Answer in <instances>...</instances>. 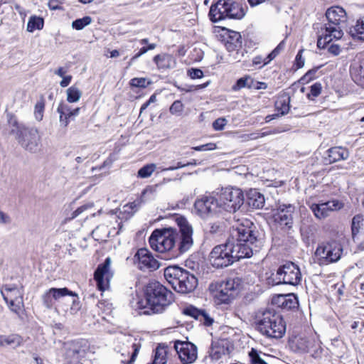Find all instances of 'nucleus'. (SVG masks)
<instances>
[{
  "label": "nucleus",
  "instance_id": "1",
  "mask_svg": "<svg viewBox=\"0 0 364 364\" xmlns=\"http://www.w3.org/2000/svg\"><path fill=\"white\" fill-rule=\"evenodd\" d=\"M178 228H163L154 230L149 240L151 247L159 252H168L177 257L188 252L193 244V228L184 217L176 220Z\"/></svg>",
  "mask_w": 364,
  "mask_h": 364
},
{
  "label": "nucleus",
  "instance_id": "2",
  "mask_svg": "<svg viewBox=\"0 0 364 364\" xmlns=\"http://www.w3.org/2000/svg\"><path fill=\"white\" fill-rule=\"evenodd\" d=\"M230 235L232 243L230 242V247L235 261L252 257L262 246L263 242L258 237L256 227L248 220L232 226Z\"/></svg>",
  "mask_w": 364,
  "mask_h": 364
},
{
  "label": "nucleus",
  "instance_id": "3",
  "mask_svg": "<svg viewBox=\"0 0 364 364\" xmlns=\"http://www.w3.org/2000/svg\"><path fill=\"white\" fill-rule=\"evenodd\" d=\"M243 203L244 194L241 189L233 187L218 188L212 195L206 196V215L217 213L220 209L235 213Z\"/></svg>",
  "mask_w": 364,
  "mask_h": 364
},
{
  "label": "nucleus",
  "instance_id": "4",
  "mask_svg": "<svg viewBox=\"0 0 364 364\" xmlns=\"http://www.w3.org/2000/svg\"><path fill=\"white\" fill-rule=\"evenodd\" d=\"M146 306L138 302L139 309L147 308L144 314H162L173 303L174 295L171 291L157 281L149 282L144 289Z\"/></svg>",
  "mask_w": 364,
  "mask_h": 364
},
{
  "label": "nucleus",
  "instance_id": "5",
  "mask_svg": "<svg viewBox=\"0 0 364 364\" xmlns=\"http://www.w3.org/2000/svg\"><path fill=\"white\" fill-rule=\"evenodd\" d=\"M166 280L178 293L186 294L198 287V278L192 273L178 265L168 266L164 270Z\"/></svg>",
  "mask_w": 364,
  "mask_h": 364
},
{
  "label": "nucleus",
  "instance_id": "6",
  "mask_svg": "<svg viewBox=\"0 0 364 364\" xmlns=\"http://www.w3.org/2000/svg\"><path fill=\"white\" fill-rule=\"evenodd\" d=\"M259 331L269 338H282L286 332V323L282 316L274 310L267 309L257 323Z\"/></svg>",
  "mask_w": 364,
  "mask_h": 364
},
{
  "label": "nucleus",
  "instance_id": "7",
  "mask_svg": "<svg viewBox=\"0 0 364 364\" xmlns=\"http://www.w3.org/2000/svg\"><path fill=\"white\" fill-rule=\"evenodd\" d=\"M213 22H219L225 19H242L245 16L243 6L232 0H219L212 5L208 14Z\"/></svg>",
  "mask_w": 364,
  "mask_h": 364
},
{
  "label": "nucleus",
  "instance_id": "8",
  "mask_svg": "<svg viewBox=\"0 0 364 364\" xmlns=\"http://www.w3.org/2000/svg\"><path fill=\"white\" fill-rule=\"evenodd\" d=\"M11 134L16 135L18 144L26 151L36 153L40 149L41 136L38 129L18 124L16 120L10 122Z\"/></svg>",
  "mask_w": 364,
  "mask_h": 364
},
{
  "label": "nucleus",
  "instance_id": "9",
  "mask_svg": "<svg viewBox=\"0 0 364 364\" xmlns=\"http://www.w3.org/2000/svg\"><path fill=\"white\" fill-rule=\"evenodd\" d=\"M242 279L237 277L228 278L225 281L213 282L209 291L219 303L228 304L242 287Z\"/></svg>",
  "mask_w": 364,
  "mask_h": 364
},
{
  "label": "nucleus",
  "instance_id": "10",
  "mask_svg": "<svg viewBox=\"0 0 364 364\" xmlns=\"http://www.w3.org/2000/svg\"><path fill=\"white\" fill-rule=\"evenodd\" d=\"M343 251L341 243L331 239L318 245L315 251V257L319 265L326 266L340 260Z\"/></svg>",
  "mask_w": 364,
  "mask_h": 364
},
{
  "label": "nucleus",
  "instance_id": "11",
  "mask_svg": "<svg viewBox=\"0 0 364 364\" xmlns=\"http://www.w3.org/2000/svg\"><path fill=\"white\" fill-rule=\"evenodd\" d=\"M301 281V274L299 267L291 262H288L280 266L276 274L269 279V283L273 285L289 284L296 286Z\"/></svg>",
  "mask_w": 364,
  "mask_h": 364
},
{
  "label": "nucleus",
  "instance_id": "12",
  "mask_svg": "<svg viewBox=\"0 0 364 364\" xmlns=\"http://www.w3.org/2000/svg\"><path fill=\"white\" fill-rule=\"evenodd\" d=\"M209 262L213 267L216 268L232 264L235 259L230 247V242L225 245L215 246L210 253Z\"/></svg>",
  "mask_w": 364,
  "mask_h": 364
},
{
  "label": "nucleus",
  "instance_id": "13",
  "mask_svg": "<svg viewBox=\"0 0 364 364\" xmlns=\"http://www.w3.org/2000/svg\"><path fill=\"white\" fill-rule=\"evenodd\" d=\"M326 17L328 23L320 24V26L328 28L329 31L334 29L342 31L341 26L347 21V14L346 11L340 6H332L327 9Z\"/></svg>",
  "mask_w": 364,
  "mask_h": 364
},
{
  "label": "nucleus",
  "instance_id": "14",
  "mask_svg": "<svg viewBox=\"0 0 364 364\" xmlns=\"http://www.w3.org/2000/svg\"><path fill=\"white\" fill-rule=\"evenodd\" d=\"M294 211V205L291 204L279 203L277 208L274 210V220L281 226L291 228L293 224V214Z\"/></svg>",
  "mask_w": 364,
  "mask_h": 364
},
{
  "label": "nucleus",
  "instance_id": "15",
  "mask_svg": "<svg viewBox=\"0 0 364 364\" xmlns=\"http://www.w3.org/2000/svg\"><path fill=\"white\" fill-rule=\"evenodd\" d=\"M289 343L294 351L301 353H309L316 345L314 336L304 333L295 336L290 340Z\"/></svg>",
  "mask_w": 364,
  "mask_h": 364
},
{
  "label": "nucleus",
  "instance_id": "16",
  "mask_svg": "<svg viewBox=\"0 0 364 364\" xmlns=\"http://www.w3.org/2000/svg\"><path fill=\"white\" fill-rule=\"evenodd\" d=\"M137 266L142 271H154L159 268L160 263L146 248L139 249L134 255Z\"/></svg>",
  "mask_w": 364,
  "mask_h": 364
},
{
  "label": "nucleus",
  "instance_id": "17",
  "mask_svg": "<svg viewBox=\"0 0 364 364\" xmlns=\"http://www.w3.org/2000/svg\"><path fill=\"white\" fill-rule=\"evenodd\" d=\"M174 348L183 363H191L197 358L196 346L191 343L176 341Z\"/></svg>",
  "mask_w": 364,
  "mask_h": 364
},
{
  "label": "nucleus",
  "instance_id": "18",
  "mask_svg": "<svg viewBox=\"0 0 364 364\" xmlns=\"http://www.w3.org/2000/svg\"><path fill=\"white\" fill-rule=\"evenodd\" d=\"M222 42L229 52L238 51L242 46V39L239 32L222 28Z\"/></svg>",
  "mask_w": 364,
  "mask_h": 364
},
{
  "label": "nucleus",
  "instance_id": "19",
  "mask_svg": "<svg viewBox=\"0 0 364 364\" xmlns=\"http://www.w3.org/2000/svg\"><path fill=\"white\" fill-rule=\"evenodd\" d=\"M343 208V204L337 200H328L321 203H314L311 210L318 219H324L328 217L331 213L338 210Z\"/></svg>",
  "mask_w": 364,
  "mask_h": 364
},
{
  "label": "nucleus",
  "instance_id": "20",
  "mask_svg": "<svg viewBox=\"0 0 364 364\" xmlns=\"http://www.w3.org/2000/svg\"><path fill=\"white\" fill-rule=\"evenodd\" d=\"M65 296H77L76 293L69 290L66 287L50 288L43 294V304L47 309H51L55 301H59L60 298Z\"/></svg>",
  "mask_w": 364,
  "mask_h": 364
},
{
  "label": "nucleus",
  "instance_id": "21",
  "mask_svg": "<svg viewBox=\"0 0 364 364\" xmlns=\"http://www.w3.org/2000/svg\"><path fill=\"white\" fill-rule=\"evenodd\" d=\"M314 29L317 30L318 41L317 46L318 48H324L333 39H341L343 36V31L334 29V31H329L328 28H324L320 26L319 23L314 24Z\"/></svg>",
  "mask_w": 364,
  "mask_h": 364
},
{
  "label": "nucleus",
  "instance_id": "22",
  "mask_svg": "<svg viewBox=\"0 0 364 364\" xmlns=\"http://www.w3.org/2000/svg\"><path fill=\"white\" fill-rule=\"evenodd\" d=\"M111 264V259L107 257L102 264L98 265L95 271L94 279L96 281L99 290L104 291L108 282H106L104 277L108 274L109 268Z\"/></svg>",
  "mask_w": 364,
  "mask_h": 364
},
{
  "label": "nucleus",
  "instance_id": "23",
  "mask_svg": "<svg viewBox=\"0 0 364 364\" xmlns=\"http://www.w3.org/2000/svg\"><path fill=\"white\" fill-rule=\"evenodd\" d=\"M209 353L213 359H220L222 355L229 353L228 342L226 340H213Z\"/></svg>",
  "mask_w": 364,
  "mask_h": 364
},
{
  "label": "nucleus",
  "instance_id": "24",
  "mask_svg": "<svg viewBox=\"0 0 364 364\" xmlns=\"http://www.w3.org/2000/svg\"><path fill=\"white\" fill-rule=\"evenodd\" d=\"M272 302L286 310L294 309L298 305L297 297L294 294L278 295L273 299Z\"/></svg>",
  "mask_w": 364,
  "mask_h": 364
},
{
  "label": "nucleus",
  "instance_id": "25",
  "mask_svg": "<svg viewBox=\"0 0 364 364\" xmlns=\"http://www.w3.org/2000/svg\"><path fill=\"white\" fill-rule=\"evenodd\" d=\"M327 153L328 156L326 157V161L328 164H333L341 160H346L349 156L348 149L341 146L332 147L327 151Z\"/></svg>",
  "mask_w": 364,
  "mask_h": 364
},
{
  "label": "nucleus",
  "instance_id": "26",
  "mask_svg": "<svg viewBox=\"0 0 364 364\" xmlns=\"http://www.w3.org/2000/svg\"><path fill=\"white\" fill-rule=\"evenodd\" d=\"M364 235V216L358 214L351 220V236L353 241L358 240L359 237Z\"/></svg>",
  "mask_w": 364,
  "mask_h": 364
},
{
  "label": "nucleus",
  "instance_id": "27",
  "mask_svg": "<svg viewBox=\"0 0 364 364\" xmlns=\"http://www.w3.org/2000/svg\"><path fill=\"white\" fill-rule=\"evenodd\" d=\"M154 61L159 70L171 69L176 66L174 58L168 54L163 53L156 55L154 58Z\"/></svg>",
  "mask_w": 364,
  "mask_h": 364
},
{
  "label": "nucleus",
  "instance_id": "28",
  "mask_svg": "<svg viewBox=\"0 0 364 364\" xmlns=\"http://www.w3.org/2000/svg\"><path fill=\"white\" fill-rule=\"evenodd\" d=\"M247 203L252 208L260 209L264 205V197L257 190H251L247 195Z\"/></svg>",
  "mask_w": 364,
  "mask_h": 364
},
{
  "label": "nucleus",
  "instance_id": "29",
  "mask_svg": "<svg viewBox=\"0 0 364 364\" xmlns=\"http://www.w3.org/2000/svg\"><path fill=\"white\" fill-rule=\"evenodd\" d=\"M350 73L353 81L358 85L364 87V63L352 65Z\"/></svg>",
  "mask_w": 364,
  "mask_h": 364
},
{
  "label": "nucleus",
  "instance_id": "30",
  "mask_svg": "<svg viewBox=\"0 0 364 364\" xmlns=\"http://www.w3.org/2000/svg\"><path fill=\"white\" fill-rule=\"evenodd\" d=\"M1 294L6 303H9V301L23 298L21 292L16 287H9L5 286L4 289L1 290Z\"/></svg>",
  "mask_w": 364,
  "mask_h": 364
},
{
  "label": "nucleus",
  "instance_id": "31",
  "mask_svg": "<svg viewBox=\"0 0 364 364\" xmlns=\"http://www.w3.org/2000/svg\"><path fill=\"white\" fill-rule=\"evenodd\" d=\"M350 34L353 38L364 41V19L357 21L355 25L350 28Z\"/></svg>",
  "mask_w": 364,
  "mask_h": 364
},
{
  "label": "nucleus",
  "instance_id": "32",
  "mask_svg": "<svg viewBox=\"0 0 364 364\" xmlns=\"http://www.w3.org/2000/svg\"><path fill=\"white\" fill-rule=\"evenodd\" d=\"M166 350L165 346L159 345L156 348L154 358L152 364H166Z\"/></svg>",
  "mask_w": 364,
  "mask_h": 364
},
{
  "label": "nucleus",
  "instance_id": "33",
  "mask_svg": "<svg viewBox=\"0 0 364 364\" xmlns=\"http://www.w3.org/2000/svg\"><path fill=\"white\" fill-rule=\"evenodd\" d=\"M43 19L41 17L31 16L27 23V31L33 32L35 30H41L43 27Z\"/></svg>",
  "mask_w": 364,
  "mask_h": 364
},
{
  "label": "nucleus",
  "instance_id": "34",
  "mask_svg": "<svg viewBox=\"0 0 364 364\" xmlns=\"http://www.w3.org/2000/svg\"><path fill=\"white\" fill-rule=\"evenodd\" d=\"M157 186H149L141 193L140 200L141 203H145L148 200H153L156 195Z\"/></svg>",
  "mask_w": 364,
  "mask_h": 364
},
{
  "label": "nucleus",
  "instance_id": "35",
  "mask_svg": "<svg viewBox=\"0 0 364 364\" xmlns=\"http://www.w3.org/2000/svg\"><path fill=\"white\" fill-rule=\"evenodd\" d=\"M67 100L70 103L79 101L82 96V92L75 86L70 87L67 90Z\"/></svg>",
  "mask_w": 364,
  "mask_h": 364
},
{
  "label": "nucleus",
  "instance_id": "36",
  "mask_svg": "<svg viewBox=\"0 0 364 364\" xmlns=\"http://www.w3.org/2000/svg\"><path fill=\"white\" fill-rule=\"evenodd\" d=\"M192 213L201 218L205 215V198L203 197L196 200Z\"/></svg>",
  "mask_w": 364,
  "mask_h": 364
},
{
  "label": "nucleus",
  "instance_id": "37",
  "mask_svg": "<svg viewBox=\"0 0 364 364\" xmlns=\"http://www.w3.org/2000/svg\"><path fill=\"white\" fill-rule=\"evenodd\" d=\"M183 313L185 315L190 316L195 319H199L200 317H203L205 319V310H199L197 308L189 306L183 310Z\"/></svg>",
  "mask_w": 364,
  "mask_h": 364
},
{
  "label": "nucleus",
  "instance_id": "38",
  "mask_svg": "<svg viewBox=\"0 0 364 364\" xmlns=\"http://www.w3.org/2000/svg\"><path fill=\"white\" fill-rule=\"evenodd\" d=\"M11 311L16 314L18 316H20V314L23 311V298H18L16 300L9 301V303H6Z\"/></svg>",
  "mask_w": 364,
  "mask_h": 364
},
{
  "label": "nucleus",
  "instance_id": "39",
  "mask_svg": "<svg viewBox=\"0 0 364 364\" xmlns=\"http://www.w3.org/2000/svg\"><path fill=\"white\" fill-rule=\"evenodd\" d=\"M92 23V18L90 16H85L82 18H77L73 21L72 27L76 30H82L85 26L90 25Z\"/></svg>",
  "mask_w": 364,
  "mask_h": 364
},
{
  "label": "nucleus",
  "instance_id": "40",
  "mask_svg": "<svg viewBox=\"0 0 364 364\" xmlns=\"http://www.w3.org/2000/svg\"><path fill=\"white\" fill-rule=\"evenodd\" d=\"M156 165L154 164H146L141 167L137 173V176L139 178H146L153 173L155 171Z\"/></svg>",
  "mask_w": 364,
  "mask_h": 364
},
{
  "label": "nucleus",
  "instance_id": "41",
  "mask_svg": "<svg viewBox=\"0 0 364 364\" xmlns=\"http://www.w3.org/2000/svg\"><path fill=\"white\" fill-rule=\"evenodd\" d=\"M275 131H269L262 133H251V134H242L240 138L242 141H249V140H255L260 137H264L267 135L276 134Z\"/></svg>",
  "mask_w": 364,
  "mask_h": 364
},
{
  "label": "nucleus",
  "instance_id": "42",
  "mask_svg": "<svg viewBox=\"0 0 364 364\" xmlns=\"http://www.w3.org/2000/svg\"><path fill=\"white\" fill-rule=\"evenodd\" d=\"M251 364H267L259 355V352L255 349L252 348L249 352Z\"/></svg>",
  "mask_w": 364,
  "mask_h": 364
},
{
  "label": "nucleus",
  "instance_id": "43",
  "mask_svg": "<svg viewBox=\"0 0 364 364\" xmlns=\"http://www.w3.org/2000/svg\"><path fill=\"white\" fill-rule=\"evenodd\" d=\"M149 84H151V82L147 81L145 77H134L130 81V85L134 87L145 88Z\"/></svg>",
  "mask_w": 364,
  "mask_h": 364
},
{
  "label": "nucleus",
  "instance_id": "44",
  "mask_svg": "<svg viewBox=\"0 0 364 364\" xmlns=\"http://www.w3.org/2000/svg\"><path fill=\"white\" fill-rule=\"evenodd\" d=\"M45 103L43 100L38 102L35 105L34 115L38 121H41L43 117Z\"/></svg>",
  "mask_w": 364,
  "mask_h": 364
},
{
  "label": "nucleus",
  "instance_id": "45",
  "mask_svg": "<svg viewBox=\"0 0 364 364\" xmlns=\"http://www.w3.org/2000/svg\"><path fill=\"white\" fill-rule=\"evenodd\" d=\"M183 110V105L180 100H176L171 105L169 111L172 114L179 116L182 114Z\"/></svg>",
  "mask_w": 364,
  "mask_h": 364
},
{
  "label": "nucleus",
  "instance_id": "46",
  "mask_svg": "<svg viewBox=\"0 0 364 364\" xmlns=\"http://www.w3.org/2000/svg\"><path fill=\"white\" fill-rule=\"evenodd\" d=\"M20 343H21V338L18 336H16V335H11L9 336H2V346H4L5 344L11 345V344H14V343L19 345Z\"/></svg>",
  "mask_w": 364,
  "mask_h": 364
},
{
  "label": "nucleus",
  "instance_id": "47",
  "mask_svg": "<svg viewBox=\"0 0 364 364\" xmlns=\"http://www.w3.org/2000/svg\"><path fill=\"white\" fill-rule=\"evenodd\" d=\"M252 81L250 77H241L237 80L236 84L233 86V90H237L245 87H250L251 85L249 84V82Z\"/></svg>",
  "mask_w": 364,
  "mask_h": 364
},
{
  "label": "nucleus",
  "instance_id": "48",
  "mask_svg": "<svg viewBox=\"0 0 364 364\" xmlns=\"http://www.w3.org/2000/svg\"><path fill=\"white\" fill-rule=\"evenodd\" d=\"M289 100L288 99L287 101L284 100V101H279V102H277V104H276L277 109L279 111H280L281 114L284 115L289 112Z\"/></svg>",
  "mask_w": 364,
  "mask_h": 364
},
{
  "label": "nucleus",
  "instance_id": "49",
  "mask_svg": "<svg viewBox=\"0 0 364 364\" xmlns=\"http://www.w3.org/2000/svg\"><path fill=\"white\" fill-rule=\"evenodd\" d=\"M94 205L93 203H88L86 204H84L81 205L80 207L77 208L73 213V218H76L78 215H80L81 213H82L84 211L92 208Z\"/></svg>",
  "mask_w": 364,
  "mask_h": 364
},
{
  "label": "nucleus",
  "instance_id": "50",
  "mask_svg": "<svg viewBox=\"0 0 364 364\" xmlns=\"http://www.w3.org/2000/svg\"><path fill=\"white\" fill-rule=\"evenodd\" d=\"M71 110L70 106L63 103H60L57 108V112L60 114H65L66 116H70Z\"/></svg>",
  "mask_w": 364,
  "mask_h": 364
},
{
  "label": "nucleus",
  "instance_id": "51",
  "mask_svg": "<svg viewBox=\"0 0 364 364\" xmlns=\"http://www.w3.org/2000/svg\"><path fill=\"white\" fill-rule=\"evenodd\" d=\"M188 75L192 79L201 78L203 77V72L198 68H191L188 70Z\"/></svg>",
  "mask_w": 364,
  "mask_h": 364
},
{
  "label": "nucleus",
  "instance_id": "52",
  "mask_svg": "<svg viewBox=\"0 0 364 364\" xmlns=\"http://www.w3.org/2000/svg\"><path fill=\"white\" fill-rule=\"evenodd\" d=\"M321 91V85L320 83H314L311 86L310 93L308 94V97L310 98L311 95L317 97L320 95Z\"/></svg>",
  "mask_w": 364,
  "mask_h": 364
},
{
  "label": "nucleus",
  "instance_id": "53",
  "mask_svg": "<svg viewBox=\"0 0 364 364\" xmlns=\"http://www.w3.org/2000/svg\"><path fill=\"white\" fill-rule=\"evenodd\" d=\"M227 124V120L225 118H218L213 123V127L215 130H223Z\"/></svg>",
  "mask_w": 364,
  "mask_h": 364
},
{
  "label": "nucleus",
  "instance_id": "54",
  "mask_svg": "<svg viewBox=\"0 0 364 364\" xmlns=\"http://www.w3.org/2000/svg\"><path fill=\"white\" fill-rule=\"evenodd\" d=\"M140 348H141V344L139 343L132 344L133 352L132 353L130 360L128 361L129 363H132V362H134L135 360V359L137 357V355L139 353V351L140 350Z\"/></svg>",
  "mask_w": 364,
  "mask_h": 364
},
{
  "label": "nucleus",
  "instance_id": "55",
  "mask_svg": "<svg viewBox=\"0 0 364 364\" xmlns=\"http://www.w3.org/2000/svg\"><path fill=\"white\" fill-rule=\"evenodd\" d=\"M223 232V228L218 223H213L211 225L209 230L210 235L218 234L222 235Z\"/></svg>",
  "mask_w": 364,
  "mask_h": 364
},
{
  "label": "nucleus",
  "instance_id": "56",
  "mask_svg": "<svg viewBox=\"0 0 364 364\" xmlns=\"http://www.w3.org/2000/svg\"><path fill=\"white\" fill-rule=\"evenodd\" d=\"M295 63L297 68H301L304 65V58L302 56V50H299L297 53Z\"/></svg>",
  "mask_w": 364,
  "mask_h": 364
},
{
  "label": "nucleus",
  "instance_id": "57",
  "mask_svg": "<svg viewBox=\"0 0 364 364\" xmlns=\"http://www.w3.org/2000/svg\"><path fill=\"white\" fill-rule=\"evenodd\" d=\"M60 4L59 0H49L48 6L50 10H59L61 9Z\"/></svg>",
  "mask_w": 364,
  "mask_h": 364
},
{
  "label": "nucleus",
  "instance_id": "58",
  "mask_svg": "<svg viewBox=\"0 0 364 364\" xmlns=\"http://www.w3.org/2000/svg\"><path fill=\"white\" fill-rule=\"evenodd\" d=\"M328 50L333 55H338L341 53V47L337 44H331L328 48Z\"/></svg>",
  "mask_w": 364,
  "mask_h": 364
},
{
  "label": "nucleus",
  "instance_id": "59",
  "mask_svg": "<svg viewBox=\"0 0 364 364\" xmlns=\"http://www.w3.org/2000/svg\"><path fill=\"white\" fill-rule=\"evenodd\" d=\"M11 220V218L1 210H0V223L1 224H9Z\"/></svg>",
  "mask_w": 364,
  "mask_h": 364
},
{
  "label": "nucleus",
  "instance_id": "60",
  "mask_svg": "<svg viewBox=\"0 0 364 364\" xmlns=\"http://www.w3.org/2000/svg\"><path fill=\"white\" fill-rule=\"evenodd\" d=\"M278 55L277 50H272L265 58H264L263 65L268 64Z\"/></svg>",
  "mask_w": 364,
  "mask_h": 364
},
{
  "label": "nucleus",
  "instance_id": "61",
  "mask_svg": "<svg viewBox=\"0 0 364 364\" xmlns=\"http://www.w3.org/2000/svg\"><path fill=\"white\" fill-rule=\"evenodd\" d=\"M316 73V70H311L308 71L304 75V77L301 78V80L304 81H306V82H309L314 77Z\"/></svg>",
  "mask_w": 364,
  "mask_h": 364
},
{
  "label": "nucleus",
  "instance_id": "62",
  "mask_svg": "<svg viewBox=\"0 0 364 364\" xmlns=\"http://www.w3.org/2000/svg\"><path fill=\"white\" fill-rule=\"evenodd\" d=\"M72 76L68 75L63 77V80L60 81V85L63 87H67L71 82Z\"/></svg>",
  "mask_w": 364,
  "mask_h": 364
},
{
  "label": "nucleus",
  "instance_id": "63",
  "mask_svg": "<svg viewBox=\"0 0 364 364\" xmlns=\"http://www.w3.org/2000/svg\"><path fill=\"white\" fill-rule=\"evenodd\" d=\"M360 250H364V235L359 237L358 240L353 241Z\"/></svg>",
  "mask_w": 364,
  "mask_h": 364
},
{
  "label": "nucleus",
  "instance_id": "64",
  "mask_svg": "<svg viewBox=\"0 0 364 364\" xmlns=\"http://www.w3.org/2000/svg\"><path fill=\"white\" fill-rule=\"evenodd\" d=\"M70 116H66L65 114H60V122L64 127H67L69 123V119Z\"/></svg>",
  "mask_w": 364,
  "mask_h": 364
}]
</instances>
